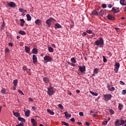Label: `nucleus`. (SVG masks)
<instances>
[{"instance_id": "f257e3e1", "label": "nucleus", "mask_w": 126, "mask_h": 126, "mask_svg": "<svg viewBox=\"0 0 126 126\" xmlns=\"http://www.w3.org/2000/svg\"><path fill=\"white\" fill-rule=\"evenodd\" d=\"M94 45L99 48H103L104 47V39L102 37L99 38L94 42Z\"/></svg>"}, {"instance_id": "f03ea898", "label": "nucleus", "mask_w": 126, "mask_h": 126, "mask_svg": "<svg viewBox=\"0 0 126 126\" xmlns=\"http://www.w3.org/2000/svg\"><path fill=\"white\" fill-rule=\"evenodd\" d=\"M56 21V20L53 18L51 17L50 18L47 19L45 21L46 26L47 27H51V24L52 22Z\"/></svg>"}, {"instance_id": "7ed1b4c3", "label": "nucleus", "mask_w": 126, "mask_h": 126, "mask_svg": "<svg viewBox=\"0 0 126 126\" xmlns=\"http://www.w3.org/2000/svg\"><path fill=\"white\" fill-rule=\"evenodd\" d=\"M47 94L49 95V96H53V95L55 94V92H54V87H49L48 88Z\"/></svg>"}, {"instance_id": "20e7f679", "label": "nucleus", "mask_w": 126, "mask_h": 126, "mask_svg": "<svg viewBox=\"0 0 126 126\" xmlns=\"http://www.w3.org/2000/svg\"><path fill=\"white\" fill-rule=\"evenodd\" d=\"M124 122L122 120L120 119H116V121L115 122V126H122Z\"/></svg>"}, {"instance_id": "39448f33", "label": "nucleus", "mask_w": 126, "mask_h": 126, "mask_svg": "<svg viewBox=\"0 0 126 126\" xmlns=\"http://www.w3.org/2000/svg\"><path fill=\"white\" fill-rule=\"evenodd\" d=\"M103 96L104 101H109L112 99V95L111 94H104Z\"/></svg>"}, {"instance_id": "423d86ee", "label": "nucleus", "mask_w": 126, "mask_h": 126, "mask_svg": "<svg viewBox=\"0 0 126 126\" xmlns=\"http://www.w3.org/2000/svg\"><path fill=\"white\" fill-rule=\"evenodd\" d=\"M53 59H52V57H51L50 56H49L48 55H46L44 57V62H45L46 63H50L51 62H52Z\"/></svg>"}, {"instance_id": "0eeeda50", "label": "nucleus", "mask_w": 126, "mask_h": 126, "mask_svg": "<svg viewBox=\"0 0 126 126\" xmlns=\"http://www.w3.org/2000/svg\"><path fill=\"white\" fill-rule=\"evenodd\" d=\"M79 69L82 73H85V71H86V67L85 65H84L83 66H80L79 67Z\"/></svg>"}, {"instance_id": "6e6552de", "label": "nucleus", "mask_w": 126, "mask_h": 126, "mask_svg": "<svg viewBox=\"0 0 126 126\" xmlns=\"http://www.w3.org/2000/svg\"><path fill=\"white\" fill-rule=\"evenodd\" d=\"M111 11H112V12H114V13H118V12H120V7L117 8L113 7Z\"/></svg>"}, {"instance_id": "1a4fd4ad", "label": "nucleus", "mask_w": 126, "mask_h": 126, "mask_svg": "<svg viewBox=\"0 0 126 126\" xmlns=\"http://www.w3.org/2000/svg\"><path fill=\"white\" fill-rule=\"evenodd\" d=\"M8 6H10V7H12L13 8H15V6H16V4L15 3L11 1L9 3H8Z\"/></svg>"}, {"instance_id": "9d476101", "label": "nucleus", "mask_w": 126, "mask_h": 126, "mask_svg": "<svg viewBox=\"0 0 126 126\" xmlns=\"http://www.w3.org/2000/svg\"><path fill=\"white\" fill-rule=\"evenodd\" d=\"M99 9H97L96 10H94L92 12V14L93 15H99Z\"/></svg>"}, {"instance_id": "9b49d317", "label": "nucleus", "mask_w": 126, "mask_h": 126, "mask_svg": "<svg viewBox=\"0 0 126 126\" xmlns=\"http://www.w3.org/2000/svg\"><path fill=\"white\" fill-rule=\"evenodd\" d=\"M32 61H33V63H36L37 62H38V60H37V56L35 55H33L32 56Z\"/></svg>"}, {"instance_id": "f8f14e48", "label": "nucleus", "mask_w": 126, "mask_h": 126, "mask_svg": "<svg viewBox=\"0 0 126 126\" xmlns=\"http://www.w3.org/2000/svg\"><path fill=\"white\" fill-rule=\"evenodd\" d=\"M31 122L32 124V126H37V121L35 120V119H34L33 118H32L31 119Z\"/></svg>"}, {"instance_id": "ddd939ff", "label": "nucleus", "mask_w": 126, "mask_h": 126, "mask_svg": "<svg viewBox=\"0 0 126 126\" xmlns=\"http://www.w3.org/2000/svg\"><path fill=\"white\" fill-rule=\"evenodd\" d=\"M64 114L66 119H69L71 117V114L67 113V112H64Z\"/></svg>"}, {"instance_id": "4468645a", "label": "nucleus", "mask_w": 126, "mask_h": 126, "mask_svg": "<svg viewBox=\"0 0 126 126\" xmlns=\"http://www.w3.org/2000/svg\"><path fill=\"white\" fill-rule=\"evenodd\" d=\"M107 18L109 20H115V17L113 15H108Z\"/></svg>"}, {"instance_id": "2eb2a0df", "label": "nucleus", "mask_w": 126, "mask_h": 126, "mask_svg": "<svg viewBox=\"0 0 126 126\" xmlns=\"http://www.w3.org/2000/svg\"><path fill=\"white\" fill-rule=\"evenodd\" d=\"M20 21H21V23L20 24V26L23 27L24 26V23H25V21L23 19H20Z\"/></svg>"}, {"instance_id": "dca6fc26", "label": "nucleus", "mask_w": 126, "mask_h": 126, "mask_svg": "<svg viewBox=\"0 0 126 126\" xmlns=\"http://www.w3.org/2000/svg\"><path fill=\"white\" fill-rule=\"evenodd\" d=\"M35 23L37 25H40V23H42V21L39 19H37L35 20Z\"/></svg>"}, {"instance_id": "f3484780", "label": "nucleus", "mask_w": 126, "mask_h": 126, "mask_svg": "<svg viewBox=\"0 0 126 126\" xmlns=\"http://www.w3.org/2000/svg\"><path fill=\"white\" fill-rule=\"evenodd\" d=\"M13 114L15 117H16L17 118H19L20 117V114L18 112H15L14 111H13Z\"/></svg>"}, {"instance_id": "a211bd4d", "label": "nucleus", "mask_w": 126, "mask_h": 126, "mask_svg": "<svg viewBox=\"0 0 126 126\" xmlns=\"http://www.w3.org/2000/svg\"><path fill=\"white\" fill-rule=\"evenodd\" d=\"M18 120V121H20V122H22V123H25V122H26V120L22 117H19Z\"/></svg>"}, {"instance_id": "6ab92c4d", "label": "nucleus", "mask_w": 126, "mask_h": 126, "mask_svg": "<svg viewBox=\"0 0 126 126\" xmlns=\"http://www.w3.org/2000/svg\"><path fill=\"white\" fill-rule=\"evenodd\" d=\"M25 48L26 52L27 53V54H29V53L30 52V47H29L27 46H26Z\"/></svg>"}, {"instance_id": "aec40b11", "label": "nucleus", "mask_w": 126, "mask_h": 126, "mask_svg": "<svg viewBox=\"0 0 126 126\" xmlns=\"http://www.w3.org/2000/svg\"><path fill=\"white\" fill-rule=\"evenodd\" d=\"M18 83V80L15 79L13 82V86H17Z\"/></svg>"}, {"instance_id": "412c9836", "label": "nucleus", "mask_w": 126, "mask_h": 126, "mask_svg": "<svg viewBox=\"0 0 126 126\" xmlns=\"http://www.w3.org/2000/svg\"><path fill=\"white\" fill-rule=\"evenodd\" d=\"M32 54H35V55H37L38 54V50L37 48H33L32 50Z\"/></svg>"}, {"instance_id": "4be33fe9", "label": "nucleus", "mask_w": 126, "mask_h": 126, "mask_svg": "<svg viewBox=\"0 0 126 126\" xmlns=\"http://www.w3.org/2000/svg\"><path fill=\"white\" fill-rule=\"evenodd\" d=\"M120 2L121 4H122V5H126V0H120Z\"/></svg>"}, {"instance_id": "5701e85b", "label": "nucleus", "mask_w": 126, "mask_h": 126, "mask_svg": "<svg viewBox=\"0 0 126 126\" xmlns=\"http://www.w3.org/2000/svg\"><path fill=\"white\" fill-rule=\"evenodd\" d=\"M98 14L100 15L101 16H103V15L104 14V10L99 9Z\"/></svg>"}, {"instance_id": "b1692460", "label": "nucleus", "mask_w": 126, "mask_h": 126, "mask_svg": "<svg viewBox=\"0 0 126 126\" xmlns=\"http://www.w3.org/2000/svg\"><path fill=\"white\" fill-rule=\"evenodd\" d=\"M27 19L28 21H31L32 18L31 17V16H30V14H27Z\"/></svg>"}, {"instance_id": "393cba45", "label": "nucleus", "mask_w": 126, "mask_h": 126, "mask_svg": "<svg viewBox=\"0 0 126 126\" xmlns=\"http://www.w3.org/2000/svg\"><path fill=\"white\" fill-rule=\"evenodd\" d=\"M55 29L62 28V26L61 25H60V24H59V23L55 24Z\"/></svg>"}, {"instance_id": "a878e982", "label": "nucleus", "mask_w": 126, "mask_h": 126, "mask_svg": "<svg viewBox=\"0 0 126 126\" xmlns=\"http://www.w3.org/2000/svg\"><path fill=\"white\" fill-rule=\"evenodd\" d=\"M47 111L48 113H49V114L50 115H55V112H54V111H52V110H51V109H47Z\"/></svg>"}, {"instance_id": "bb28decb", "label": "nucleus", "mask_w": 126, "mask_h": 126, "mask_svg": "<svg viewBox=\"0 0 126 126\" xmlns=\"http://www.w3.org/2000/svg\"><path fill=\"white\" fill-rule=\"evenodd\" d=\"M30 114V110H27L26 112H25V115L26 117H29V114Z\"/></svg>"}, {"instance_id": "cd10ccee", "label": "nucleus", "mask_w": 126, "mask_h": 126, "mask_svg": "<svg viewBox=\"0 0 126 126\" xmlns=\"http://www.w3.org/2000/svg\"><path fill=\"white\" fill-rule=\"evenodd\" d=\"M99 72V68H95L94 69V73L95 74H97Z\"/></svg>"}, {"instance_id": "c85d7f7f", "label": "nucleus", "mask_w": 126, "mask_h": 126, "mask_svg": "<svg viewBox=\"0 0 126 126\" xmlns=\"http://www.w3.org/2000/svg\"><path fill=\"white\" fill-rule=\"evenodd\" d=\"M19 34H20L21 35H26V32L23 31H20L18 32Z\"/></svg>"}, {"instance_id": "c756f323", "label": "nucleus", "mask_w": 126, "mask_h": 126, "mask_svg": "<svg viewBox=\"0 0 126 126\" xmlns=\"http://www.w3.org/2000/svg\"><path fill=\"white\" fill-rule=\"evenodd\" d=\"M90 93L93 96H98V93H94V92L90 91Z\"/></svg>"}, {"instance_id": "7c9ffc66", "label": "nucleus", "mask_w": 126, "mask_h": 126, "mask_svg": "<svg viewBox=\"0 0 126 126\" xmlns=\"http://www.w3.org/2000/svg\"><path fill=\"white\" fill-rule=\"evenodd\" d=\"M124 105L122 103H119L118 109L121 111L123 109Z\"/></svg>"}, {"instance_id": "2f4dec72", "label": "nucleus", "mask_w": 126, "mask_h": 126, "mask_svg": "<svg viewBox=\"0 0 126 126\" xmlns=\"http://www.w3.org/2000/svg\"><path fill=\"white\" fill-rule=\"evenodd\" d=\"M71 62L73 63H76V60H75V58H71Z\"/></svg>"}, {"instance_id": "473e14b6", "label": "nucleus", "mask_w": 126, "mask_h": 126, "mask_svg": "<svg viewBox=\"0 0 126 126\" xmlns=\"http://www.w3.org/2000/svg\"><path fill=\"white\" fill-rule=\"evenodd\" d=\"M43 81H44V82H45V83H49V78L44 77V78H43Z\"/></svg>"}, {"instance_id": "72a5a7b5", "label": "nucleus", "mask_w": 126, "mask_h": 126, "mask_svg": "<svg viewBox=\"0 0 126 126\" xmlns=\"http://www.w3.org/2000/svg\"><path fill=\"white\" fill-rule=\"evenodd\" d=\"M48 51L50 53H53L54 52V49L52 47H48Z\"/></svg>"}, {"instance_id": "f704fd0d", "label": "nucleus", "mask_w": 126, "mask_h": 126, "mask_svg": "<svg viewBox=\"0 0 126 126\" xmlns=\"http://www.w3.org/2000/svg\"><path fill=\"white\" fill-rule=\"evenodd\" d=\"M19 11L20 12H26L27 11V10H24L23 8H19Z\"/></svg>"}, {"instance_id": "c9c22d12", "label": "nucleus", "mask_w": 126, "mask_h": 126, "mask_svg": "<svg viewBox=\"0 0 126 126\" xmlns=\"http://www.w3.org/2000/svg\"><path fill=\"white\" fill-rule=\"evenodd\" d=\"M86 32L89 34H93V31H91V30H87Z\"/></svg>"}, {"instance_id": "e433bc0d", "label": "nucleus", "mask_w": 126, "mask_h": 126, "mask_svg": "<svg viewBox=\"0 0 126 126\" xmlns=\"http://www.w3.org/2000/svg\"><path fill=\"white\" fill-rule=\"evenodd\" d=\"M120 67V63H115V68H118Z\"/></svg>"}, {"instance_id": "4c0bfd02", "label": "nucleus", "mask_w": 126, "mask_h": 126, "mask_svg": "<svg viewBox=\"0 0 126 126\" xmlns=\"http://www.w3.org/2000/svg\"><path fill=\"white\" fill-rule=\"evenodd\" d=\"M109 113L110 114H111V115H114L115 114V112L114 111V110H113V109H110L109 110Z\"/></svg>"}, {"instance_id": "58836bf2", "label": "nucleus", "mask_w": 126, "mask_h": 126, "mask_svg": "<svg viewBox=\"0 0 126 126\" xmlns=\"http://www.w3.org/2000/svg\"><path fill=\"white\" fill-rule=\"evenodd\" d=\"M58 107H59V108H60L62 110H63V105L62 104H59L58 105Z\"/></svg>"}, {"instance_id": "ea45409f", "label": "nucleus", "mask_w": 126, "mask_h": 126, "mask_svg": "<svg viewBox=\"0 0 126 126\" xmlns=\"http://www.w3.org/2000/svg\"><path fill=\"white\" fill-rule=\"evenodd\" d=\"M0 93H1V94H3V95H4V94H5V89H2L0 91Z\"/></svg>"}, {"instance_id": "a19ab883", "label": "nucleus", "mask_w": 126, "mask_h": 126, "mask_svg": "<svg viewBox=\"0 0 126 126\" xmlns=\"http://www.w3.org/2000/svg\"><path fill=\"white\" fill-rule=\"evenodd\" d=\"M62 123L63 125L64 126H69V125L68 123H67L66 122H63V121H62Z\"/></svg>"}, {"instance_id": "79ce46f5", "label": "nucleus", "mask_w": 126, "mask_h": 126, "mask_svg": "<svg viewBox=\"0 0 126 126\" xmlns=\"http://www.w3.org/2000/svg\"><path fill=\"white\" fill-rule=\"evenodd\" d=\"M102 125H103V126H106V125H108V121H103L102 122Z\"/></svg>"}, {"instance_id": "37998d69", "label": "nucleus", "mask_w": 126, "mask_h": 126, "mask_svg": "<svg viewBox=\"0 0 126 126\" xmlns=\"http://www.w3.org/2000/svg\"><path fill=\"white\" fill-rule=\"evenodd\" d=\"M5 53H10V51L9 50V49L5 48Z\"/></svg>"}, {"instance_id": "c03bdc74", "label": "nucleus", "mask_w": 126, "mask_h": 126, "mask_svg": "<svg viewBox=\"0 0 126 126\" xmlns=\"http://www.w3.org/2000/svg\"><path fill=\"white\" fill-rule=\"evenodd\" d=\"M107 88H108V89L109 91H112V89H111V86H110V85H107Z\"/></svg>"}, {"instance_id": "a18cd8bd", "label": "nucleus", "mask_w": 126, "mask_h": 126, "mask_svg": "<svg viewBox=\"0 0 126 126\" xmlns=\"http://www.w3.org/2000/svg\"><path fill=\"white\" fill-rule=\"evenodd\" d=\"M103 62L107 63V58L105 56H103Z\"/></svg>"}, {"instance_id": "49530a36", "label": "nucleus", "mask_w": 126, "mask_h": 126, "mask_svg": "<svg viewBox=\"0 0 126 126\" xmlns=\"http://www.w3.org/2000/svg\"><path fill=\"white\" fill-rule=\"evenodd\" d=\"M122 95H125V94H126V90H123L122 91Z\"/></svg>"}, {"instance_id": "de8ad7c7", "label": "nucleus", "mask_w": 126, "mask_h": 126, "mask_svg": "<svg viewBox=\"0 0 126 126\" xmlns=\"http://www.w3.org/2000/svg\"><path fill=\"white\" fill-rule=\"evenodd\" d=\"M16 126H24V124L20 123L19 124L16 125Z\"/></svg>"}, {"instance_id": "09e8293b", "label": "nucleus", "mask_w": 126, "mask_h": 126, "mask_svg": "<svg viewBox=\"0 0 126 126\" xmlns=\"http://www.w3.org/2000/svg\"><path fill=\"white\" fill-rule=\"evenodd\" d=\"M18 92H19L20 94H21V95H24V93H23L20 90H18Z\"/></svg>"}, {"instance_id": "8fccbe9b", "label": "nucleus", "mask_w": 126, "mask_h": 126, "mask_svg": "<svg viewBox=\"0 0 126 126\" xmlns=\"http://www.w3.org/2000/svg\"><path fill=\"white\" fill-rule=\"evenodd\" d=\"M82 35L83 37H85V36L87 35V33H86V32H84L82 33Z\"/></svg>"}, {"instance_id": "3c124183", "label": "nucleus", "mask_w": 126, "mask_h": 126, "mask_svg": "<svg viewBox=\"0 0 126 126\" xmlns=\"http://www.w3.org/2000/svg\"><path fill=\"white\" fill-rule=\"evenodd\" d=\"M102 7L103 8H106V7H107V5H106V4H102Z\"/></svg>"}, {"instance_id": "603ef678", "label": "nucleus", "mask_w": 126, "mask_h": 126, "mask_svg": "<svg viewBox=\"0 0 126 126\" xmlns=\"http://www.w3.org/2000/svg\"><path fill=\"white\" fill-rule=\"evenodd\" d=\"M79 116H80L81 117H83V115H84L83 112H79Z\"/></svg>"}, {"instance_id": "864d4df0", "label": "nucleus", "mask_w": 126, "mask_h": 126, "mask_svg": "<svg viewBox=\"0 0 126 126\" xmlns=\"http://www.w3.org/2000/svg\"><path fill=\"white\" fill-rule=\"evenodd\" d=\"M114 70H115V72L116 73H118V71H119V68H115V69H114Z\"/></svg>"}, {"instance_id": "5fc2aeb1", "label": "nucleus", "mask_w": 126, "mask_h": 126, "mask_svg": "<svg viewBox=\"0 0 126 126\" xmlns=\"http://www.w3.org/2000/svg\"><path fill=\"white\" fill-rule=\"evenodd\" d=\"M5 27V24H4V21H3L2 24V26L1 27L2 28H3V27Z\"/></svg>"}, {"instance_id": "6e6d98bb", "label": "nucleus", "mask_w": 126, "mask_h": 126, "mask_svg": "<svg viewBox=\"0 0 126 126\" xmlns=\"http://www.w3.org/2000/svg\"><path fill=\"white\" fill-rule=\"evenodd\" d=\"M120 84H121V85H125V83L123 82V81H120Z\"/></svg>"}, {"instance_id": "4d7b16f0", "label": "nucleus", "mask_w": 126, "mask_h": 126, "mask_svg": "<svg viewBox=\"0 0 126 126\" xmlns=\"http://www.w3.org/2000/svg\"><path fill=\"white\" fill-rule=\"evenodd\" d=\"M108 7H109V8H112V7H113V5H112L111 4H109Z\"/></svg>"}, {"instance_id": "13d9d810", "label": "nucleus", "mask_w": 126, "mask_h": 126, "mask_svg": "<svg viewBox=\"0 0 126 126\" xmlns=\"http://www.w3.org/2000/svg\"><path fill=\"white\" fill-rule=\"evenodd\" d=\"M8 45H9V46H10V47H13V43H12L9 42Z\"/></svg>"}, {"instance_id": "bf43d9fd", "label": "nucleus", "mask_w": 126, "mask_h": 126, "mask_svg": "<svg viewBox=\"0 0 126 126\" xmlns=\"http://www.w3.org/2000/svg\"><path fill=\"white\" fill-rule=\"evenodd\" d=\"M85 125H86V126H90V124L88 122H86V123H85Z\"/></svg>"}, {"instance_id": "052dcab7", "label": "nucleus", "mask_w": 126, "mask_h": 126, "mask_svg": "<svg viewBox=\"0 0 126 126\" xmlns=\"http://www.w3.org/2000/svg\"><path fill=\"white\" fill-rule=\"evenodd\" d=\"M91 34H92V35H91L92 38H93V37H95V34L94 33V32H93V33Z\"/></svg>"}, {"instance_id": "680f3d73", "label": "nucleus", "mask_w": 126, "mask_h": 126, "mask_svg": "<svg viewBox=\"0 0 126 126\" xmlns=\"http://www.w3.org/2000/svg\"><path fill=\"white\" fill-rule=\"evenodd\" d=\"M23 70H27V67L26 66L23 67Z\"/></svg>"}, {"instance_id": "e2e57ef3", "label": "nucleus", "mask_w": 126, "mask_h": 126, "mask_svg": "<svg viewBox=\"0 0 126 126\" xmlns=\"http://www.w3.org/2000/svg\"><path fill=\"white\" fill-rule=\"evenodd\" d=\"M121 121H123V125H125L126 124V119L125 120H121Z\"/></svg>"}, {"instance_id": "0e129e2a", "label": "nucleus", "mask_w": 126, "mask_h": 126, "mask_svg": "<svg viewBox=\"0 0 126 126\" xmlns=\"http://www.w3.org/2000/svg\"><path fill=\"white\" fill-rule=\"evenodd\" d=\"M70 121H71V122H74V121H75V120L74 119V118H72L70 120Z\"/></svg>"}, {"instance_id": "69168bd1", "label": "nucleus", "mask_w": 126, "mask_h": 126, "mask_svg": "<svg viewBox=\"0 0 126 126\" xmlns=\"http://www.w3.org/2000/svg\"><path fill=\"white\" fill-rule=\"evenodd\" d=\"M52 47H53V48H57V47L56 46V45L55 44H52Z\"/></svg>"}, {"instance_id": "338daca9", "label": "nucleus", "mask_w": 126, "mask_h": 126, "mask_svg": "<svg viewBox=\"0 0 126 126\" xmlns=\"http://www.w3.org/2000/svg\"><path fill=\"white\" fill-rule=\"evenodd\" d=\"M71 65H72V66H76V65H75V64H74V63H71Z\"/></svg>"}, {"instance_id": "774afa93", "label": "nucleus", "mask_w": 126, "mask_h": 126, "mask_svg": "<svg viewBox=\"0 0 126 126\" xmlns=\"http://www.w3.org/2000/svg\"><path fill=\"white\" fill-rule=\"evenodd\" d=\"M24 43H23V42H20V46H23V44H24Z\"/></svg>"}]
</instances>
